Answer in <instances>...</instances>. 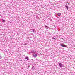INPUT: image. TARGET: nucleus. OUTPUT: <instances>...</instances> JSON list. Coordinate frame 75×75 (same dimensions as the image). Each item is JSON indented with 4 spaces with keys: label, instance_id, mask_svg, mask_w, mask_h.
<instances>
[{
    "label": "nucleus",
    "instance_id": "4",
    "mask_svg": "<svg viewBox=\"0 0 75 75\" xmlns=\"http://www.w3.org/2000/svg\"><path fill=\"white\" fill-rule=\"evenodd\" d=\"M33 56L35 57H37V55L36 54H34L33 55Z\"/></svg>",
    "mask_w": 75,
    "mask_h": 75
},
{
    "label": "nucleus",
    "instance_id": "9",
    "mask_svg": "<svg viewBox=\"0 0 75 75\" xmlns=\"http://www.w3.org/2000/svg\"><path fill=\"white\" fill-rule=\"evenodd\" d=\"M28 67L30 68V66H28Z\"/></svg>",
    "mask_w": 75,
    "mask_h": 75
},
{
    "label": "nucleus",
    "instance_id": "10",
    "mask_svg": "<svg viewBox=\"0 0 75 75\" xmlns=\"http://www.w3.org/2000/svg\"><path fill=\"white\" fill-rule=\"evenodd\" d=\"M54 40H55V38H54Z\"/></svg>",
    "mask_w": 75,
    "mask_h": 75
},
{
    "label": "nucleus",
    "instance_id": "11",
    "mask_svg": "<svg viewBox=\"0 0 75 75\" xmlns=\"http://www.w3.org/2000/svg\"><path fill=\"white\" fill-rule=\"evenodd\" d=\"M67 3H68V4H69V3L68 2H67Z\"/></svg>",
    "mask_w": 75,
    "mask_h": 75
},
{
    "label": "nucleus",
    "instance_id": "8",
    "mask_svg": "<svg viewBox=\"0 0 75 75\" xmlns=\"http://www.w3.org/2000/svg\"><path fill=\"white\" fill-rule=\"evenodd\" d=\"M1 56L0 55V59H1Z\"/></svg>",
    "mask_w": 75,
    "mask_h": 75
},
{
    "label": "nucleus",
    "instance_id": "1",
    "mask_svg": "<svg viewBox=\"0 0 75 75\" xmlns=\"http://www.w3.org/2000/svg\"><path fill=\"white\" fill-rule=\"evenodd\" d=\"M59 65L60 67H64V65L61 64V63H59Z\"/></svg>",
    "mask_w": 75,
    "mask_h": 75
},
{
    "label": "nucleus",
    "instance_id": "3",
    "mask_svg": "<svg viewBox=\"0 0 75 75\" xmlns=\"http://www.w3.org/2000/svg\"><path fill=\"white\" fill-rule=\"evenodd\" d=\"M65 7L67 10H68V6H67V5H65Z\"/></svg>",
    "mask_w": 75,
    "mask_h": 75
},
{
    "label": "nucleus",
    "instance_id": "6",
    "mask_svg": "<svg viewBox=\"0 0 75 75\" xmlns=\"http://www.w3.org/2000/svg\"><path fill=\"white\" fill-rule=\"evenodd\" d=\"M57 15H58V16H61V14L60 13H58L57 14Z\"/></svg>",
    "mask_w": 75,
    "mask_h": 75
},
{
    "label": "nucleus",
    "instance_id": "7",
    "mask_svg": "<svg viewBox=\"0 0 75 75\" xmlns=\"http://www.w3.org/2000/svg\"><path fill=\"white\" fill-rule=\"evenodd\" d=\"M3 21V22H4V23H5V20H4V19H2Z\"/></svg>",
    "mask_w": 75,
    "mask_h": 75
},
{
    "label": "nucleus",
    "instance_id": "5",
    "mask_svg": "<svg viewBox=\"0 0 75 75\" xmlns=\"http://www.w3.org/2000/svg\"><path fill=\"white\" fill-rule=\"evenodd\" d=\"M25 59H27V60H29V59H28V57H25Z\"/></svg>",
    "mask_w": 75,
    "mask_h": 75
},
{
    "label": "nucleus",
    "instance_id": "2",
    "mask_svg": "<svg viewBox=\"0 0 75 75\" xmlns=\"http://www.w3.org/2000/svg\"><path fill=\"white\" fill-rule=\"evenodd\" d=\"M60 45L63 47H67V45H65V44L62 45V44H61Z\"/></svg>",
    "mask_w": 75,
    "mask_h": 75
}]
</instances>
